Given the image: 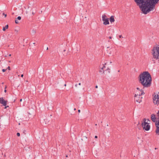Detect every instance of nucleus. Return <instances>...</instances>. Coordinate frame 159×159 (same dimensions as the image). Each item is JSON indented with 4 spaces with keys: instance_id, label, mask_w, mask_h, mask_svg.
I'll use <instances>...</instances> for the list:
<instances>
[{
    "instance_id": "79ce46f5",
    "label": "nucleus",
    "mask_w": 159,
    "mask_h": 159,
    "mask_svg": "<svg viewBox=\"0 0 159 159\" xmlns=\"http://www.w3.org/2000/svg\"><path fill=\"white\" fill-rule=\"evenodd\" d=\"M9 62H11V61H9Z\"/></svg>"
},
{
    "instance_id": "9d476101",
    "label": "nucleus",
    "mask_w": 159,
    "mask_h": 159,
    "mask_svg": "<svg viewBox=\"0 0 159 159\" xmlns=\"http://www.w3.org/2000/svg\"><path fill=\"white\" fill-rule=\"evenodd\" d=\"M108 64L107 62L105 64L103 65V66L101 68H100L101 70H100V72H103L104 73V69L106 68V65H107Z\"/></svg>"
},
{
    "instance_id": "4be33fe9",
    "label": "nucleus",
    "mask_w": 159,
    "mask_h": 159,
    "mask_svg": "<svg viewBox=\"0 0 159 159\" xmlns=\"http://www.w3.org/2000/svg\"><path fill=\"white\" fill-rule=\"evenodd\" d=\"M3 15L5 17H6L7 15L6 14H5L4 13H3Z\"/></svg>"
},
{
    "instance_id": "b1692460",
    "label": "nucleus",
    "mask_w": 159,
    "mask_h": 159,
    "mask_svg": "<svg viewBox=\"0 0 159 159\" xmlns=\"http://www.w3.org/2000/svg\"><path fill=\"white\" fill-rule=\"evenodd\" d=\"M119 37L120 38H123V37L122 36V35H120L119 36Z\"/></svg>"
},
{
    "instance_id": "a878e982",
    "label": "nucleus",
    "mask_w": 159,
    "mask_h": 159,
    "mask_svg": "<svg viewBox=\"0 0 159 159\" xmlns=\"http://www.w3.org/2000/svg\"><path fill=\"white\" fill-rule=\"evenodd\" d=\"M95 138H96H96H98V136H95Z\"/></svg>"
},
{
    "instance_id": "c85d7f7f",
    "label": "nucleus",
    "mask_w": 159,
    "mask_h": 159,
    "mask_svg": "<svg viewBox=\"0 0 159 159\" xmlns=\"http://www.w3.org/2000/svg\"><path fill=\"white\" fill-rule=\"evenodd\" d=\"M95 88H98V86H97V85L96 86H95Z\"/></svg>"
},
{
    "instance_id": "0eeeda50",
    "label": "nucleus",
    "mask_w": 159,
    "mask_h": 159,
    "mask_svg": "<svg viewBox=\"0 0 159 159\" xmlns=\"http://www.w3.org/2000/svg\"><path fill=\"white\" fill-rule=\"evenodd\" d=\"M136 89L137 90L134 96H140L141 95L144 94V93L142 89H140L139 88L137 87L136 88Z\"/></svg>"
},
{
    "instance_id": "473e14b6",
    "label": "nucleus",
    "mask_w": 159,
    "mask_h": 159,
    "mask_svg": "<svg viewBox=\"0 0 159 159\" xmlns=\"http://www.w3.org/2000/svg\"><path fill=\"white\" fill-rule=\"evenodd\" d=\"M109 38L110 39H111V37L110 36V37H109Z\"/></svg>"
},
{
    "instance_id": "20e7f679",
    "label": "nucleus",
    "mask_w": 159,
    "mask_h": 159,
    "mask_svg": "<svg viewBox=\"0 0 159 159\" xmlns=\"http://www.w3.org/2000/svg\"><path fill=\"white\" fill-rule=\"evenodd\" d=\"M148 119L147 120L145 119L143 120V121L142 124L143 129L146 131L149 130L150 128V126L148 122Z\"/></svg>"
},
{
    "instance_id": "6e6552de",
    "label": "nucleus",
    "mask_w": 159,
    "mask_h": 159,
    "mask_svg": "<svg viewBox=\"0 0 159 159\" xmlns=\"http://www.w3.org/2000/svg\"><path fill=\"white\" fill-rule=\"evenodd\" d=\"M134 97L135 100L136 102L138 103H140L142 102V97H140V96H136Z\"/></svg>"
},
{
    "instance_id": "58836bf2",
    "label": "nucleus",
    "mask_w": 159,
    "mask_h": 159,
    "mask_svg": "<svg viewBox=\"0 0 159 159\" xmlns=\"http://www.w3.org/2000/svg\"><path fill=\"white\" fill-rule=\"evenodd\" d=\"M155 149H157V148H155Z\"/></svg>"
},
{
    "instance_id": "7c9ffc66",
    "label": "nucleus",
    "mask_w": 159,
    "mask_h": 159,
    "mask_svg": "<svg viewBox=\"0 0 159 159\" xmlns=\"http://www.w3.org/2000/svg\"><path fill=\"white\" fill-rule=\"evenodd\" d=\"M6 91H7L6 90V89H5V90H4V92H5V93H6Z\"/></svg>"
},
{
    "instance_id": "f257e3e1",
    "label": "nucleus",
    "mask_w": 159,
    "mask_h": 159,
    "mask_svg": "<svg viewBox=\"0 0 159 159\" xmlns=\"http://www.w3.org/2000/svg\"><path fill=\"white\" fill-rule=\"evenodd\" d=\"M159 0H134L136 4L139 6L142 13L145 14L152 10L155 5Z\"/></svg>"
},
{
    "instance_id": "39448f33",
    "label": "nucleus",
    "mask_w": 159,
    "mask_h": 159,
    "mask_svg": "<svg viewBox=\"0 0 159 159\" xmlns=\"http://www.w3.org/2000/svg\"><path fill=\"white\" fill-rule=\"evenodd\" d=\"M102 20L103 22V24L105 25H109V19L107 17V16L105 14L102 15Z\"/></svg>"
},
{
    "instance_id": "37998d69",
    "label": "nucleus",
    "mask_w": 159,
    "mask_h": 159,
    "mask_svg": "<svg viewBox=\"0 0 159 159\" xmlns=\"http://www.w3.org/2000/svg\"><path fill=\"white\" fill-rule=\"evenodd\" d=\"M118 72H120V70H119L118 71Z\"/></svg>"
},
{
    "instance_id": "ea45409f",
    "label": "nucleus",
    "mask_w": 159,
    "mask_h": 159,
    "mask_svg": "<svg viewBox=\"0 0 159 159\" xmlns=\"http://www.w3.org/2000/svg\"><path fill=\"white\" fill-rule=\"evenodd\" d=\"M64 85H65V86H66V84H65Z\"/></svg>"
},
{
    "instance_id": "5701e85b",
    "label": "nucleus",
    "mask_w": 159,
    "mask_h": 159,
    "mask_svg": "<svg viewBox=\"0 0 159 159\" xmlns=\"http://www.w3.org/2000/svg\"><path fill=\"white\" fill-rule=\"evenodd\" d=\"M7 69H8L9 70H11L10 67L9 66H8L7 68Z\"/></svg>"
},
{
    "instance_id": "f8f14e48",
    "label": "nucleus",
    "mask_w": 159,
    "mask_h": 159,
    "mask_svg": "<svg viewBox=\"0 0 159 159\" xmlns=\"http://www.w3.org/2000/svg\"><path fill=\"white\" fill-rule=\"evenodd\" d=\"M109 20L111 23L114 22L115 21L114 16H111V17L110 18Z\"/></svg>"
},
{
    "instance_id": "4c0bfd02",
    "label": "nucleus",
    "mask_w": 159,
    "mask_h": 159,
    "mask_svg": "<svg viewBox=\"0 0 159 159\" xmlns=\"http://www.w3.org/2000/svg\"><path fill=\"white\" fill-rule=\"evenodd\" d=\"M110 64H111V61H110Z\"/></svg>"
},
{
    "instance_id": "cd10ccee",
    "label": "nucleus",
    "mask_w": 159,
    "mask_h": 159,
    "mask_svg": "<svg viewBox=\"0 0 159 159\" xmlns=\"http://www.w3.org/2000/svg\"><path fill=\"white\" fill-rule=\"evenodd\" d=\"M8 107V106H6V107H5L4 108H5V109H6V108L7 107Z\"/></svg>"
},
{
    "instance_id": "f3484780",
    "label": "nucleus",
    "mask_w": 159,
    "mask_h": 159,
    "mask_svg": "<svg viewBox=\"0 0 159 159\" xmlns=\"http://www.w3.org/2000/svg\"><path fill=\"white\" fill-rule=\"evenodd\" d=\"M157 116L158 117V119L159 120V110L158 111V112L157 113Z\"/></svg>"
},
{
    "instance_id": "aec40b11",
    "label": "nucleus",
    "mask_w": 159,
    "mask_h": 159,
    "mask_svg": "<svg viewBox=\"0 0 159 159\" xmlns=\"http://www.w3.org/2000/svg\"><path fill=\"white\" fill-rule=\"evenodd\" d=\"M16 135L18 136H19L20 135V134L19 133H17L16 134Z\"/></svg>"
},
{
    "instance_id": "dca6fc26",
    "label": "nucleus",
    "mask_w": 159,
    "mask_h": 159,
    "mask_svg": "<svg viewBox=\"0 0 159 159\" xmlns=\"http://www.w3.org/2000/svg\"><path fill=\"white\" fill-rule=\"evenodd\" d=\"M110 69L108 67H107V69L105 70L106 71H108V72L109 73H110Z\"/></svg>"
},
{
    "instance_id": "f704fd0d",
    "label": "nucleus",
    "mask_w": 159,
    "mask_h": 159,
    "mask_svg": "<svg viewBox=\"0 0 159 159\" xmlns=\"http://www.w3.org/2000/svg\"><path fill=\"white\" fill-rule=\"evenodd\" d=\"M79 85H81V83H79Z\"/></svg>"
},
{
    "instance_id": "412c9836",
    "label": "nucleus",
    "mask_w": 159,
    "mask_h": 159,
    "mask_svg": "<svg viewBox=\"0 0 159 159\" xmlns=\"http://www.w3.org/2000/svg\"><path fill=\"white\" fill-rule=\"evenodd\" d=\"M6 70V69H3L2 70V71L3 72H4Z\"/></svg>"
},
{
    "instance_id": "c756f323",
    "label": "nucleus",
    "mask_w": 159,
    "mask_h": 159,
    "mask_svg": "<svg viewBox=\"0 0 159 159\" xmlns=\"http://www.w3.org/2000/svg\"><path fill=\"white\" fill-rule=\"evenodd\" d=\"M78 112H80V110H78Z\"/></svg>"
},
{
    "instance_id": "6ab92c4d",
    "label": "nucleus",
    "mask_w": 159,
    "mask_h": 159,
    "mask_svg": "<svg viewBox=\"0 0 159 159\" xmlns=\"http://www.w3.org/2000/svg\"><path fill=\"white\" fill-rule=\"evenodd\" d=\"M15 22L16 24H18L19 23L18 21L17 20H15Z\"/></svg>"
},
{
    "instance_id": "423d86ee",
    "label": "nucleus",
    "mask_w": 159,
    "mask_h": 159,
    "mask_svg": "<svg viewBox=\"0 0 159 159\" xmlns=\"http://www.w3.org/2000/svg\"><path fill=\"white\" fill-rule=\"evenodd\" d=\"M153 102L155 104L157 105L159 104V93H155L153 98Z\"/></svg>"
},
{
    "instance_id": "c9c22d12",
    "label": "nucleus",
    "mask_w": 159,
    "mask_h": 159,
    "mask_svg": "<svg viewBox=\"0 0 159 159\" xmlns=\"http://www.w3.org/2000/svg\"><path fill=\"white\" fill-rule=\"evenodd\" d=\"M66 157H68V156L67 155H66Z\"/></svg>"
},
{
    "instance_id": "2f4dec72",
    "label": "nucleus",
    "mask_w": 159,
    "mask_h": 159,
    "mask_svg": "<svg viewBox=\"0 0 159 159\" xmlns=\"http://www.w3.org/2000/svg\"><path fill=\"white\" fill-rule=\"evenodd\" d=\"M22 101V99H20V102H21Z\"/></svg>"
},
{
    "instance_id": "bb28decb",
    "label": "nucleus",
    "mask_w": 159,
    "mask_h": 159,
    "mask_svg": "<svg viewBox=\"0 0 159 159\" xmlns=\"http://www.w3.org/2000/svg\"><path fill=\"white\" fill-rule=\"evenodd\" d=\"M23 76H24L23 75V74H22V75H21V76L22 77H23Z\"/></svg>"
},
{
    "instance_id": "72a5a7b5",
    "label": "nucleus",
    "mask_w": 159,
    "mask_h": 159,
    "mask_svg": "<svg viewBox=\"0 0 159 159\" xmlns=\"http://www.w3.org/2000/svg\"><path fill=\"white\" fill-rule=\"evenodd\" d=\"M9 56H11V54H10L9 55Z\"/></svg>"
},
{
    "instance_id": "4468645a",
    "label": "nucleus",
    "mask_w": 159,
    "mask_h": 159,
    "mask_svg": "<svg viewBox=\"0 0 159 159\" xmlns=\"http://www.w3.org/2000/svg\"><path fill=\"white\" fill-rule=\"evenodd\" d=\"M8 25H7L5 27H3V28L2 30L3 31H5L6 29H7L8 28Z\"/></svg>"
},
{
    "instance_id": "7ed1b4c3",
    "label": "nucleus",
    "mask_w": 159,
    "mask_h": 159,
    "mask_svg": "<svg viewBox=\"0 0 159 159\" xmlns=\"http://www.w3.org/2000/svg\"><path fill=\"white\" fill-rule=\"evenodd\" d=\"M153 58L156 59L159 58V45H156L153 47L152 51Z\"/></svg>"
},
{
    "instance_id": "a211bd4d",
    "label": "nucleus",
    "mask_w": 159,
    "mask_h": 159,
    "mask_svg": "<svg viewBox=\"0 0 159 159\" xmlns=\"http://www.w3.org/2000/svg\"><path fill=\"white\" fill-rule=\"evenodd\" d=\"M17 19L18 20H21V17L20 16H18V17H17Z\"/></svg>"
},
{
    "instance_id": "e433bc0d",
    "label": "nucleus",
    "mask_w": 159,
    "mask_h": 159,
    "mask_svg": "<svg viewBox=\"0 0 159 159\" xmlns=\"http://www.w3.org/2000/svg\"><path fill=\"white\" fill-rule=\"evenodd\" d=\"M76 110V108H74V110Z\"/></svg>"
},
{
    "instance_id": "9b49d317",
    "label": "nucleus",
    "mask_w": 159,
    "mask_h": 159,
    "mask_svg": "<svg viewBox=\"0 0 159 159\" xmlns=\"http://www.w3.org/2000/svg\"><path fill=\"white\" fill-rule=\"evenodd\" d=\"M151 118L153 122H155L156 121V117L155 115L154 114H152L151 115Z\"/></svg>"
},
{
    "instance_id": "393cba45",
    "label": "nucleus",
    "mask_w": 159,
    "mask_h": 159,
    "mask_svg": "<svg viewBox=\"0 0 159 159\" xmlns=\"http://www.w3.org/2000/svg\"><path fill=\"white\" fill-rule=\"evenodd\" d=\"M35 12H32V14L33 15H34L35 14Z\"/></svg>"
},
{
    "instance_id": "f03ea898",
    "label": "nucleus",
    "mask_w": 159,
    "mask_h": 159,
    "mask_svg": "<svg viewBox=\"0 0 159 159\" xmlns=\"http://www.w3.org/2000/svg\"><path fill=\"white\" fill-rule=\"evenodd\" d=\"M139 81L144 87L150 86L152 80L151 76L148 71H144L140 74L138 77Z\"/></svg>"
},
{
    "instance_id": "2eb2a0df",
    "label": "nucleus",
    "mask_w": 159,
    "mask_h": 159,
    "mask_svg": "<svg viewBox=\"0 0 159 159\" xmlns=\"http://www.w3.org/2000/svg\"><path fill=\"white\" fill-rule=\"evenodd\" d=\"M156 133L159 135V128H157L156 130Z\"/></svg>"
},
{
    "instance_id": "1a4fd4ad",
    "label": "nucleus",
    "mask_w": 159,
    "mask_h": 159,
    "mask_svg": "<svg viewBox=\"0 0 159 159\" xmlns=\"http://www.w3.org/2000/svg\"><path fill=\"white\" fill-rule=\"evenodd\" d=\"M7 102V101L4 100L3 98H0V103L2 104L3 106H6Z\"/></svg>"
},
{
    "instance_id": "ddd939ff",
    "label": "nucleus",
    "mask_w": 159,
    "mask_h": 159,
    "mask_svg": "<svg viewBox=\"0 0 159 159\" xmlns=\"http://www.w3.org/2000/svg\"><path fill=\"white\" fill-rule=\"evenodd\" d=\"M156 125L157 128H159V120L158 121H156Z\"/></svg>"
},
{
    "instance_id": "a19ab883",
    "label": "nucleus",
    "mask_w": 159,
    "mask_h": 159,
    "mask_svg": "<svg viewBox=\"0 0 159 159\" xmlns=\"http://www.w3.org/2000/svg\"><path fill=\"white\" fill-rule=\"evenodd\" d=\"M48 48H47V50H48Z\"/></svg>"
}]
</instances>
